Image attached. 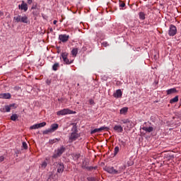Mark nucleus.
<instances>
[{
	"label": "nucleus",
	"mask_w": 181,
	"mask_h": 181,
	"mask_svg": "<svg viewBox=\"0 0 181 181\" xmlns=\"http://www.w3.org/2000/svg\"><path fill=\"white\" fill-rule=\"evenodd\" d=\"M30 21H29V20H28V17L26 16H25L23 17V23H30Z\"/></svg>",
	"instance_id": "29"
},
{
	"label": "nucleus",
	"mask_w": 181,
	"mask_h": 181,
	"mask_svg": "<svg viewBox=\"0 0 181 181\" xmlns=\"http://www.w3.org/2000/svg\"><path fill=\"white\" fill-rule=\"evenodd\" d=\"M14 22H23V16H15L13 18Z\"/></svg>",
	"instance_id": "13"
},
{
	"label": "nucleus",
	"mask_w": 181,
	"mask_h": 181,
	"mask_svg": "<svg viewBox=\"0 0 181 181\" xmlns=\"http://www.w3.org/2000/svg\"><path fill=\"white\" fill-rule=\"evenodd\" d=\"M123 167H119L118 170L114 168V167L109 166L105 167L104 170L107 172V173H110V175H119V173H122Z\"/></svg>",
	"instance_id": "2"
},
{
	"label": "nucleus",
	"mask_w": 181,
	"mask_h": 181,
	"mask_svg": "<svg viewBox=\"0 0 181 181\" xmlns=\"http://www.w3.org/2000/svg\"><path fill=\"white\" fill-rule=\"evenodd\" d=\"M19 9H21V11H23V1H22L21 4L18 6Z\"/></svg>",
	"instance_id": "36"
},
{
	"label": "nucleus",
	"mask_w": 181,
	"mask_h": 181,
	"mask_svg": "<svg viewBox=\"0 0 181 181\" xmlns=\"http://www.w3.org/2000/svg\"><path fill=\"white\" fill-rule=\"evenodd\" d=\"M113 97H115V98H121V97H122V91L121 89L117 90L116 93L113 94Z\"/></svg>",
	"instance_id": "11"
},
{
	"label": "nucleus",
	"mask_w": 181,
	"mask_h": 181,
	"mask_svg": "<svg viewBox=\"0 0 181 181\" xmlns=\"http://www.w3.org/2000/svg\"><path fill=\"white\" fill-rule=\"evenodd\" d=\"M37 124L38 126V128H43V127H46V122H43Z\"/></svg>",
	"instance_id": "25"
},
{
	"label": "nucleus",
	"mask_w": 181,
	"mask_h": 181,
	"mask_svg": "<svg viewBox=\"0 0 181 181\" xmlns=\"http://www.w3.org/2000/svg\"><path fill=\"white\" fill-rule=\"evenodd\" d=\"M52 132H53V131L52 130L51 128H49L48 129L43 131L42 134H43V135H47L49 134H52Z\"/></svg>",
	"instance_id": "23"
},
{
	"label": "nucleus",
	"mask_w": 181,
	"mask_h": 181,
	"mask_svg": "<svg viewBox=\"0 0 181 181\" xmlns=\"http://www.w3.org/2000/svg\"><path fill=\"white\" fill-rule=\"evenodd\" d=\"M77 53H78V48H74L71 50V54H72V56H74V57H76V56H77Z\"/></svg>",
	"instance_id": "22"
},
{
	"label": "nucleus",
	"mask_w": 181,
	"mask_h": 181,
	"mask_svg": "<svg viewBox=\"0 0 181 181\" xmlns=\"http://www.w3.org/2000/svg\"><path fill=\"white\" fill-rule=\"evenodd\" d=\"M0 98H4L6 100H9V98H11V93H1V94H0Z\"/></svg>",
	"instance_id": "16"
},
{
	"label": "nucleus",
	"mask_w": 181,
	"mask_h": 181,
	"mask_svg": "<svg viewBox=\"0 0 181 181\" xmlns=\"http://www.w3.org/2000/svg\"><path fill=\"white\" fill-rule=\"evenodd\" d=\"M11 121H16V119H18V115L14 114V115H11Z\"/></svg>",
	"instance_id": "26"
},
{
	"label": "nucleus",
	"mask_w": 181,
	"mask_h": 181,
	"mask_svg": "<svg viewBox=\"0 0 181 181\" xmlns=\"http://www.w3.org/2000/svg\"><path fill=\"white\" fill-rule=\"evenodd\" d=\"M177 101H179V96L177 95L175 98H172L170 100V104H175V103H177Z\"/></svg>",
	"instance_id": "21"
},
{
	"label": "nucleus",
	"mask_w": 181,
	"mask_h": 181,
	"mask_svg": "<svg viewBox=\"0 0 181 181\" xmlns=\"http://www.w3.org/2000/svg\"><path fill=\"white\" fill-rule=\"evenodd\" d=\"M77 86H80V83H78Z\"/></svg>",
	"instance_id": "47"
},
{
	"label": "nucleus",
	"mask_w": 181,
	"mask_h": 181,
	"mask_svg": "<svg viewBox=\"0 0 181 181\" xmlns=\"http://www.w3.org/2000/svg\"><path fill=\"white\" fill-rule=\"evenodd\" d=\"M104 129H108V127L104 126V127H102L98 129H95L91 131L90 134H95L97 132H101V131H104Z\"/></svg>",
	"instance_id": "12"
},
{
	"label": "nucleus",
	"mask_w": 181,
	"mask_h": 181,
	"mask_svg": "<svg viewBox=\"0 0 181 181\" xmlns=\"http://www.w3.org/2000/svg\"><path fill=\"white\" fill-rule=\"evenodd\" d=\"M102 45L104 46V47H107V46H108V42H103L102 43Z\"/></svg>",
	"instance_id": "39"
},
{
	"label": "nucleus",
	"mask_w": 181,
	"mask_h": 181,
	"mask_svg": "<svg viewBox=\"0 0 181 181\" xmlns=\"http://www.w3.org/2000/svg\"><path fill=\"white\" fill-rule=\"evenodd\" d=\"M69 39H70V36L66 34H61L59 35V40L62 42V43H66V42H69Z\"/></svg>",
	"instance_id": "8"
},
{
	"label": "nucleus",
	"mask_w": 181,
	"mask_h": 181,
	"mask_svg": "<svg viewBox=\"0 0 181 181\" xmlns=\"http://www.w3.org/2000/svg\"><path fill=\"white\" fill-rule=\"evenodd\" d=\"M176 93H177V90H176V88H173L167 90L168 95H170V94H176Z\"/></svg>",
	"instance_id": "14"
},
{
	"label": "nucleus",
	"mask_w": 181,
	"mask_h": 181,
	"mask_svg": "<svg viewBox=\"0 0 181 181\" xmlns=\"http://www.w3.org/2000/svg\"><path fill=\"white\" fill-rule=\"evenodd\" d=\"M39 129L37 124H35L30 127V129Z\"/></svg>",
	"instance_id": "31"
},
{
	"label": "nucleus",
	"mask_w": 181,
	"mask_h": 181,
	"mask_svg": "<svg viewBox=\"0 0 181 181\" xmlns=\"http://www.w3.org/2000/svg\"><path fill=\"white\" fill-rule=\"evenodd\" d=\"M50 128L52 132H54V131H57L59 129V124H52Z\"/></svg>",
	"instance_id": "18"
},
{
	"label": "nucleus",
	"mask_w": 181,
	"mask_h": 181,
	"mask_svg": "<svg viewBox=\"0 0 181 181\" xmlns=\"http://www.w3.org/2000/svg\"><path fill=\"white\" fill-rule=\"evenodd\" d=\"M52 32H53V28H48L47 33H52Z\"/></svg>",
	"instance_id": "41"
},
{
	"label": "nucleus",
	"mask_w": 181,
	"mask_h": 181,
	"mask_svg": "<svg viewBox=\"0 0 181 181\" xmlns=\"http://www.w3.org/2000/svg\"><path fill=\"white\" fill-rule=\"evenodd\" d=\"M122 122L123 124H131V121L129 119H128L122 120Z\"/></svg>",
	"instance_id": "30"
},
{
	"label": "nucleus",
	"mask_w": 181,
	"mask_h": 181,
	"mask_svg": "<svg viewBox=\"0 0 181 181\" xmlns=\"http://www.w3.org/2000/svg\"><path fill=\"white\" fill-rule=\"evenodd\" d=\"M66 151V147L61 146L60 148H57V150L55 151V153L52 156V158L54 159H56L59 157H60L61 155H63L64 153V151Z\"/></svg>",
	"instance_id": "3"
},
{
	"label": "nucleus",
	"mask_w": 181,
	"mask_h": 181,
	"mask_svg": "<svg viewBox=\"0 0 181 181\" xmlns=\"http://www.w3.org/2000/svg\"><path fill=\"white\" fill-rule=\"evenodd\" d=\"M23 149H28V144L26 142H23Z\"/></svg>",
	"instance_id": "37"
},
{
	"label": "nucleus",
	"mask_w": 181,
	"mask_h": 181,
	"mask_svg": "<svg viewBox=\"0 0 181 181\" xmlns=\"http://www.w3.org/2000/svg\"><path fill=\"white\" fill-rule=\"evenodd\" d=\"M28 11V4L26 3L23 4V11L26 12Z\"/></svg>",
	"instance_id": "33"
},
{
	"label": "nucleus",
	"mask_w": 181,
	"mask_h": 181,
	"mask_svg": "<svg viewBox=\"0 0 181 181\" xmlns=\"http://www.w3.org/2000/svg\"><path fill=\"white\" fill-rule=\"evenodd\" d=\"M71 133L69 138V142L71 144V142H74V141H77L78 138H80V134L77 133L78 132V130H77V126L74 125L71 129Z\"/></svg>",
	"instance_id": "1"
},
{
	"label": "nucleus",
	"mask_w": 181,
	"mask_h": 181,
	"mask_svg": "<svg viewBox=\"0 0 181 181\" xmlns=\"http://www.w3.org/2000/svg\"><path fill=\"white\" fill-rule=\"evenodd\" d=\"M47 83L48 85L50 84V81L47 80Z\"/></svg>",
	"instance_id": "46"
},
{
	"label": "nucleus",
	"mask_w": 181,
	"mask_h": 181,
	"mask_svg": "<svg viewBox=\"0 0 181 181\" xmlns=\"http://www.w3.org/2000/svg\"><path fill=\"white\" fill-rule=\"evenodd\" d=\"M27 3L28 4V5H32V4L33 3V0H27Z\"/></svg>",
	"instance_id": "40"
},
{
	"label": "nucleus",
	"mask_w": 181,
	"mask_h": 181,
	"mask_svg": "<svg viewBox=\"0 0 181 181\" xmlns=\"http://www.w3.org/2000/svg\"><path fill=\"white\" fill-rule=\"evenodd\" d=\"M73 110H69V108L63 109L57 112V115H67L69 114H74Z\"/></svg>",
	"instance_id": "4"
},
{
	"label": "nucleus",
	"mask_w": 181,
	"mask_h": 181,
	"mask_svg": "<svg viewBox=\"0 0 181 181\" xmlns=\"http://www.w3.org/2000/svg\"><path fill=\"white\" fill-rule=\"evenodd\" d=\"M5 156H0V163H2V162H4V160H5Z\"/></svg>",
	"instance_id": "35"
},
{
	"label": "nucleus",
	"mask_w": 181,
	"mask_h": 181,
	"mask_svg": "<svg viewBox=\"0 0 181 181\" xmlns=\"http://www.w3.org/2000/svg\"><path fill=\"white\" fill-rule=\"evenodd\" d=\"M75 158H76V159H78V158H80V154H76Z\"/></svg>",
	"instance_id": "42"
},
{
	"label": "nucleus",
	"mask_w": 181,
	"mask_h": 181,
	"mask_svg": "<svg viewBox=\"0 0 181 181\" xmlns=\"http://www.w3.org/2000/svg\"><path fill=\"white\" fill-rule=\"evenodd\" d=\"M57 23V21L55 20V21H53L54 25H56Z\"/></svg>",
	"instance_id": "44"
},
{
	"label": "nucleus",
	"mask_w": 181,
	"mask_h": 181,
	"mask_svg": "<svg viewBox=\"0 0 181 181\" xmlns=\"http://www.w3.org/2000/svg\"><path fill=\"white\" fill-rule=\"evenodd\" d=\"M60 67V64L59 62H56L53 66H52V70L54 71H57L59 68Z\"/></svg>",
	"instance_id": "20"
},
{
	"label": "nucleus",
	"mask_w": 181,
	"mask_h": 181,
	"mask_svg": "<svg viewBox=\"0 0 181 181\" xmlns=\"http://www.w3.org/2000/svg\"><path fill=\"white\" fill-rule=\"evenodd\" d=\"M31 9H36V6H33L31 7Z\"/></svg>",
	"instance_id": "45"
},
{
	"label": "nucleus",
	"mask_w": 181,
	"mask_h": 181,
	"mask_svg": "<svg viewBox=\"0 0 181 181\" xmlns=\"http://www.w3.org/2000/svg\"><path fill=\"white\" fill-rule=\"evenodd\" d=\"M127 112H128V107H122L121 110H120V114H127Z\"/></svg>",
	"instance_id": "24"
},
{
	"label": "nucleus",
	"mask_w": 181,
	"mask_h": 181,
	"mask_svg": "<svg viewBox=\"0 0 181 181\" xmlns=\"http://www.w3.org/2000/svg\"><path fill=\"white\" fill-rule=\"evenodd\" d=\"M57 173H63L64 172V165L63 163H55Z\"/></svg>",
	"instance_id": "6"
},
{
	"label": "nucleus",
	"mask_w": 181,
	"mask_h": 181,
	"mask_svg": "<svg viewBox=\"0 0 181 181\" xmlns=\"http://www.w3.org/2000/svg\"><path fill=\"white\" fill-rule=\"evenodd\" d=\"M69 56V53L67 52H62V58L63 59V62L65 64H71V62L67 59Z\"/></svg>",
	"instance_id": "9"
},
{
	"label": "nucleus",
	"mask_w": 181,
	"mask_h": 181,
	"mask_svg": "<svg viewBox=\"0 0 181 181\" xmlns=\"http://www.w3.org/2000/svg\"><path fill=\"white\" fill-rule=\"evenodd\" d=\"M177 33V28L174 25H170L168 30L169 36H175Z\"/></svg>",
	"instance_id": "5"
},
{
	"label": "nucleus",
	"mask_w": 181,
	"mask_h": 181,
	"mask_svg": "<svg viewBox=\"0 0 181 181\" xmlns=\"http://www.w3.org/2000/svg\"><path fill=\"white\" fill-rule=\"evenodd\" d=\"M114 130L116 131V132L121 133L124 131V128H122L121 125H115L114 127Z\"/></svg>",
	"instance_id": "15"
},
{
	"label": "nucleus",
	"mask_w": 181,
	"mask_h": 181,
	"mask_svg": "<svg viewBox=\"0 0 181 181\" xmlns=\"http://www.w3.org/2000/svg\"><path fill=\"white\" fill-rule=\"evenodd\" d=\"M89 104H90V105H94V104H95L94 100L93 99H90L89 100Z\"/></svg>",
	"instance_id": "38"
},
{
	"label": "nucleus",
	"mask_w": 181,
	"mask_h": 181,
	"mask_svg": "<svg viewBox=\"0 0 181 181\" xmlns=\"http://www.w3.org/2000/svg\"><path fill=\"white\" fill-rule=\"evenodd\" d=\"M146 14H145L143 11L139 13V18L141 21H145L146 19Z\"/></svg>",
	"instance_id": "17"
},
{
	"label": "nucleus",
	"mask_w": 181,
	"mask_h": 181,
	"mask_svg": "<svg viewBox=\"0 0 181 181\" xmlns=\"http://www.w3.org/2000/svg\"><path fill=\"white\" fill-rule=\"evenodd\" d=\"M87 180H88V181H95L96 179H95V177H87Z\"/></svg>",
	"instance_id": "32"
},
{
	"label": "nucleus",
	"mask_w": 181,
	"mask_h": 181,
	"mask_svg": "<svg viewBox=\"0 0 181 181\" xmlns=\"http://www.w3.org/2000/svg\"><path fill=\"white\" fill-rule=\"evenodd\" d=\"M0 16H4V13L2 11H0Z\"/></svg>",
	"instance_id": "43"
},
{
	"label": "nucleus",
	"mask_w": 181,
	"mask_h": 181,
	"mask_svg": "<svg viewBox=\"0 0 181 181\" xmlns=\"http://www.w3.org/2000/svg\"><path fill=\"white\" fill-rule=\"evenodd\" d=\"M15 107V104H11L9 105H5L4 107L0 109L1 112H10L11 110Z\"/></svg>",
	"instance_id": "7"
},
{
	"label": "nucleus",
	"mask_w": 181,
	"mask_h": 181,
	"mask_svg": "<svg viewBox=\"0 0 181 181\" xmlns=\"http://www.w3.org/2000/svg\"><path fill=\"white\" fill-rule=\"evenodd\" d=\"M118 152H119V147L116 146L114 150V156H115L118 153Z\"/></svg>",
	"instance_id": "27"
},
{
	"label": "nucleus",
	"mask_w": 181,
	"mask_h": 181,
	"mask_svg": "<svg viewBox=\"0 0 181 181\" xmlns=\"http://www.w3.org/2000/svg\"><path fill=\"white\" fill-rule=\"evenodd\" d=\"M142 129L146 132H153V127H152V124L151 123H148L146 126L143 127Z\"/></svg>",
	"instance_id": "10"
},
{
	"label": "nucleus",
	"mask_w": 181,
	"mask_h": 181,
	"mask_svg": "<svg viewBox=\"0 0 181 181\" xmlns=\"http://www.w3.org/2000/svg\"><path fill=\"white\" fill-rule=\"evenodd\" d=\"M119 5L120 8H125V3L121 0L119 1Z\"/></svg>",
	"instance_id": "28"
},
{
	"label": "nucleus",
	"mask_w": 181,
	"mask_h": 181,
	"mask_svg": "<svg viewBox=\"0 0 181 181\" xmlns=\"http://www.w3.org/2000/svg\"><path fill=\"white\" fill-rule=\"evenodd\" d=\"M86 169H87L88 170H93V169H94V170L97 169V167L90 166V167H87Z\"/></svg>",
	"instance_id": "34"
},
{
	"label": "nucleus",
	"mask_w": 181,
	"mask_h": 181,
	"mask_svg": "<svg viewBox=\"0 0 181 181\" xmlns=\"http://www.w3.org/2000/svg\"><path fill=\"white\" fill-rule=\"evenodd\" d=\"M49 160V158H45L44 161L41 163V168L42 169H46V167L47 166V161Z\"/></svg>",
	"instance_id": "19"
}]
</instances>
